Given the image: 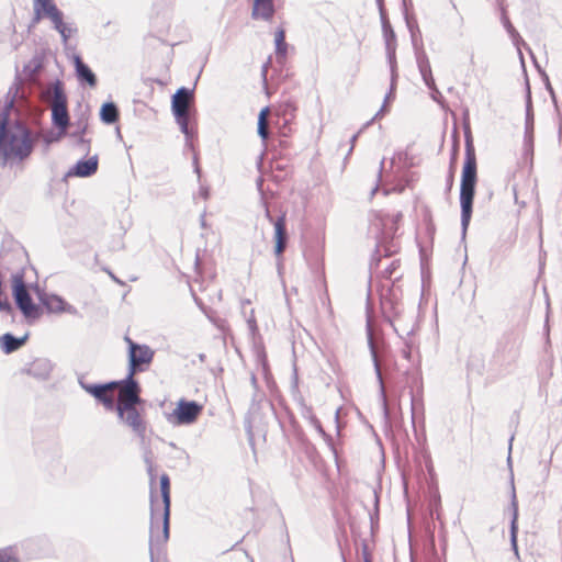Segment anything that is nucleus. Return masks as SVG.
<instances>
[{
    "mask_svg": "<svg viewBox=\"0 0 562 562\" xmlns=\"http://www.w3.org/2000/svg\"><path fill=\"white\" fill-rule=\"evenodd\" d=\"M138 405L117 408L119 418L124 422L136 435L143 437L146 431V422Z\"/></svg>",
    "mask_w": 562,
    "mask_h": 562,
    "instance_id": "nucleus-10",
    "label": "nucleus"
},
{
    "mask_svg": "<svg viewBox=\"0 0 562 562\" xmlns=\"http://www.w3.org/2000/svg\"><path fill=\"white\" fill-rule=\"evenodd\" d=\"M274 252L281 256L286 248L288 234H286V220L285 214H282L274 222Z\"/></svg>",
    "mask_w": 562,
    "mask_h": 562,
    "instance_id": "nucleus-12",
    "label": "nucleus"
},
{
    "mask_svg": "<svg viewBox=\"0 0 562 562\" xmlns=\"http://www.w3.org/2000/svg\"><path fill=\"white\" fill-rule=\"evenodd\" d=\"M124 340L128 346V374L134 376L137 372L144 371L151 363L155 352L147 345H138L134 342L128 336H125Z\"/></svg>",
    "mask_w": 562,
    "mask_h": 562,
    "instance_id": "nucleus-5",
    "label": "nucleus"
},
{
    "mask_svg": "<svg viewBox=\"0 0 562 562\" xmlns=\"http://www.w3.org/2000/svg\"><path fill=\"white\" fill-rule=\"evenodd\" d=\"M458 151H459V143H458V140H456L454 144H453V153H452V158H451V167L454 165V162L457 160Z\"/></svg>",
    "mask_w": 562,
    "mask_h": 562,
    "instance_id": "nucleus-24",
    "label": "nucleus"
},
{
    "mask_svg": "<svg viewBox=\"0 0 562 562\" xmlns=\"http://www.w3.org/2000/svg\"><path fill=\"white\" fill-rule=\"evenodd\" d=\"M276 13L273 0H251V18L254 20L272 21Z\"/></svg>",
    "mask_w": 562,
    "mask_h": 562,
    "instance_id": "nucleus-11",
    "label": "nucleus"
},
{
    "mask_svg": "<svg viewBox=\"0 0 562 562\" xmlns=\"http://www.w3.org/2000/svg\"><path fill=\"white\" fill-rule=\"evenodd\" d=\"M117 390L119 394L115 409L139 405L142 403V398L139 396L140 387L131 374H128V378L125 381L120 382Z\"/></svg>",
    "mask_w": 562,
    "mask_h": 562,
    "instance_id": "nucleus-7",
    "label": "nucleus"
},
{
    "mask_svg": "<svg viewBox=\"0 0 562 562\" xmlns=\"http://www.w3.org/2000/svg\"><path fill=\"white\" fill-rule=\"evenodd\" d=\"M98 169V159L97 157H91L87 160H81L76 164L74 169L68 172L69 176L76 177H89L95 173Z\"/></svg>",
    "mask_w": 562,
    "mask_h": 562,
    "instance_id": "nucleus-15",
    "label": "nucleus"
},
{
    "mask_svg": "<svg viewBox=\"0 0 562 562\" xmlns=\"http://www.w3.org/2000/svg\"><path fill=\"white\" fill-rule=\"evenodd\" d=\"M150 542L165 544L169 539L170 522V479L164 473L159 477V491L155 486V476L150 474Z\"/></svg>",
    "mask_w": 562,
    "mask_h": 562,
    "instance_id": "nucleus-1",
    "label": "nucleus"
},
{
    "mask_svg": "<svg viewBox=\"0 0 562 562\" xmlns=\"http://www.w3.org/2000/svg\"><path fill=\"white\" fill-rule=\"evenodd\" d=\"M52 111L55 125L63 130L66 128L69 119L66 105L64 103H55Z\"/></svg>",
    "mask_w": 562,
    "mask_h": 562,
    "instance_id": "nucleus-18",
    "label": "nucleus"
},
{
    "mask_svg": "<svg viewBox=\"0 0 562 562\" xmlns=\"http://www.w3.org/2000/svg\"><path fill=\"white\" fill-rule=\"evenodd\" d=\"M77 77L80 81H86L90 87L97 86V77L92 70L82 61L80 56L74 58Z\"/></svg>",
    "mask_w": 562,
    "mask_h": 562,
    "instance_id": "nucleus-16",
    "label": "nucleus"
},
{
    "mask_svg": "<svg viewBox=\"0 0 562 562\" xmlns=\"http://www.w3.org/2000/svg\"><path fill=\"white\" fill-rule=\"evenodd\" d=\"M55 25V29L60 33L64 38V42H67L71 35V29L67 27V25L63 21V14H58V20H52Z\"/></svg>",
    "mask_w": 562,
    "mask_h": 562,
    "instance_id": "nucleus-23",
    "label": "nucleus"
},
{
    "mask_svg": "<svg viewBox=\"0 0 562 562\" xmlns=\"http://www.w3.org/2000/svg\"><path fill=\"white\" fill-rule=\"evenodd\" d=\"M464 162L461 171L460 205L462 225L467 227L472 216L475 188L479 180L477 158L471 132L465 133Z\"/></svg>",
    "mask_w": 562,
    "mask_h": 562,
    "instance_id": "nucleus-2",
    "label": "nucleus"
},
{
    "mask_svg": "<svg viewBox=\"0 0 562 562\" xmlns=\"http://www.w3.org/2000/svg\"><path fill=\"white\" fill-rule=\"evenodd\" d=\"M35 19L38 21L43 18L58 20L61 12L57 9L53 0H34Z\"/></svg>",
    "mask_w": 562,
    "mask_h": 562,
    "instance_id": "nucleus-13",
    "label": "nucleus"
},
{
    "mask_svg": "<svg viewBox=\"0 0 562 562\" xmlns=\"http://www.w3.org/2000/svg\"><path fill=\"white\" fill-rule=\"evenodd\" d=\"M26 341V338H15L11 334H4L0 338V346L4 353H11L21 348Z\"/></svg>",
    "mask_w": 562,
    "mask_h": 562,
    "instance_id": "nucleus-17",
    "label": "nucleus"
},
{
    "mask_svg": "<svg viewBox=\"0 0 562 562\" xmlns=\"http://www.w3.org/2000/svg\"><path fill=\"white\" fill-rule=\"evenodd\" d=\"M12 294L18 307L21 310L26 318H40L42 311L40 306L33 303L32 297L27 291L24 273L16 272L12 276Z\"/></svg>",
    "mask_w": 562,
    "mask_h": 562,
    "instance_id": "nucleus-4",
    "label": "nucleus"
},
{
    "mask_svg": "<svg viewBox=\"0 0 562 562\" xmlns=\"http://www.w3.org/2000/svg\"><path fill=\"white\" fill-rule=\"evenodd\" d=\"M193 101V93L187 88H180L172 97V112L186 132L188 127L189 106Z\"/></svg>",
    "mask_w": 562,
    "mask_h": 562,
    "instance_id": "nucleus-8",
    "label": "nucleus"
},
{
    "mask_svg": "<svg viewBox=\"0 0 562 562\" xmlns=\"http://www.w3.org/2000/svg\"><path fill=\"white\" fill-rule=\"evenodd\" d=\"M276 54L279 57L285 58L288 54V44L285 42V31L279 27L274 33Z\"/></svg>",
    "mask_w": 562,
    "mask_h": 562,
    "instance_id": "nucleus-21",
    "label": "nucleus"
},
{
    "mask_svg": "<svg viewBox=\"0 0 562 562\" xmlns=\"http://www.w3.org/2000/svg\"><path fill=\"white\" fill-rule=\"evenodd\" d=\"M120 386V382H110L106 384L86 385L85 390L94 396L108 411L115 408L114 392Z\"/></svg>",
    "mask_w": 562,
    "mask_h": 562,
    "instance_id": "nucleus-9",
    "label": "nucleus"
},
{
    "mask_svg": "<svg viewBox=\"0 0 562 562\" xmlns=\"http://www.w3.org/2000/svg\"><path fill=\"white\" fill-rule=\"evenodd\" d=\"M33 150V139L30 131L21 125L8 127L0 124V157L8 160L22 161Z\"/></svg>",
    "mask_w": 562,
    "mask_h": 562,
    "instance_id": "nucleus-3",
    "label": "nucleus"
},
{
    "mask_svg": "<svg viewBox=\"0 0 562 562\" xmlns=\"http://www.w3.org/2000/svg\"><path fill=\"white\" fill-rule=\"evenodd\" d=\"M203 405L194 401L180 400L169 416V422L175 425L193 424L202 414Z\"/></svg>",
    "mask_w": 562,
    "mask_h": 562,
    "instance_id": "nucleus-6",
    "label": "nucleus"
},
{
    "mask_svg": "<svg viewBox=\"0 0 562 562\" xmlns=\"http://www.w3.org/2000/svg\"><path fill=\"white\" fill-rule=\"evenodd\" d=\"M362 562H372L371 553L367 548L362 550Z\"/></svg>",
    "mask_w": 562,
    "mask_h": 562,
    "instance_id": "nucleus-25",
    "label": "nucleus"
},
{
    "mask_svg": "<svg viewBox=\"0 0 562 562\" xmlns=\"http://www.w3.org/2000/svg\"><path fill=\"white\" fill-rule=\"evenodd\" d=\"M101 120L106 124L115 123L119 120V111L114 103H104L100 112Z\"/></svg>",
    "mask_w": 562,
    "mask_h": 562,
    "instance_id": "nucleus-20",
    "label": "nucleus"
},
{
    "mask_svg": "<svg viewBox=\"0 0 562 562\" xmlns=\"http://www.w3.org/2000/svg\"><path fill=\"white\" fill-rule=\"evenodd\" d=\"M269 106L261 109L258 115V134L266 142L269 138Z\"/></svg>",
    "mask_w": 562,
    "mask_h": 562,
    "instance_id": "nucleus-19",
    "label": "nucleus"
},
{
    "mask_svg": "<svg viewBox=\"0 0 562 562\" xmlns=\"http://www.w3.org/2000/svg\"><path fill=\"white\" fill-rule=\"evenodd\" d=\"M40 300L48 313L60 314L70 311V306L67 302L58 295L44 294Z\"/></svg>",
    "mask_w": 562,
    "mask_h": 562,
    "instance_id": "nucleus-14",
    "label": "nucleus"
},
{
    "mask_svg": "<svg viewBox=\"0 0 562 562\" xmlns=\"http://www.w3.org/2000/svg\"><path fill=\"white\" fill-rule=\"evenodd\" d=\"M0 562H20L16 549L13 547L0 549Z\"/></svg>",
    "mask_w": 562,
    "mask_h": 562,
    "instance_id": "nucleus-22",
    "label": "nucleus"
}]
</instances>
